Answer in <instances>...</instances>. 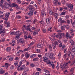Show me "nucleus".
Wrapping results in <instances>:
<instances>
[{
	"mask_svg": "<svg viewBox=\"0 0 75 75\" xmlns=\"http://www.w3.org/2000/svg\"><path fill=\"white\" fill-rule=\"evenodd\" d=\"M46 57L47 58H50V57H53V54L52 53H46L45 54Z\"/></svg>",
	"mask_w": 75,
	"mask_h": 75,
	"instance_id": "nucleus-1",
	"label": "nucleus"
},
{
	"mask_svg": "<svg viewBox=\"0 0 75 75\" xmlns=\"http://www.w3.org/2000/svg\"><path fill=\"white\" fill-rule=\"evenodd\" d=\"M17 42H20L21 43H25V41L24 39L23 38H21L19 40H17Z\"/></svg>",
	"mask_w": 75,
	"mask_h": 75,
	"instance_id": "nucleus-2",
	"label": "nucleus"
},
{
	"mask_svg": "<svg viewBox=\"0 0 75 75\" xmlns=\"http://www.w3.org/2000/svg\"><path fill=\"white\" fill-rule=\"evenodd\" d=\"M25 65H23L22 67H20V69L19 70V71H23V70H25V69H26L27 68L25 67Z\"/></svg>",
	"mask_w": 75,
	"mask_h": 75,
	"instance_id": "nucleus-3",
	"label": "nucleus"
},
{
	"mask_svg": "<svg viewBox=\"0 0 75 75\" xmlns=\"http://www.w3.org/2000/svg\"><path fill=\"white\" fill-rule=\"evenodd\" d=\"M29 70L28 68H26L24 70V71L23 72V74H24V75H27V72Z\"/></svg>",
	"mask_w": 75,
	"mask_h": 75,
	"instance_id": "nucleus-4",
	"label": "nucleus"
},
{
	"mask_svg": "<svg viewBox=\"0 0 75 75\" xmlns=\"http://www.w3.org/2000/svg\"><path fill=\"white\" fill-rule=\"evenodd\" d=\"M67 6L68 8H70L71 10L73 9V5L71 4H67Z\"/></svg>",
	"mask_w": 75,
	"mask_h": 75,
	"instance_id": "nucleus-5",
	"label": "nucleus"
},
{
	"mask_svg": "<svg viewBox=\"0 0 75 75\" xmlns=\"http://www.w3.org/2000/svg\"><path fill=\"white\" fill-rule=\"evenodd\" d=\"M51 18H46V23L47 24H50V23L51 22Z\"/></svg>",
	"mask_w": 75,
	"mask_h": 75,
	"instance_id": "nucleus-6",
	"label": "nucleus"
},
{
	"mask_svg": "<svg viewBox=\"0 0 75 75\" xmlns=\"http://www.w3.org/2000/svg\"><path fill=\"white\" fill-rule=\"evenodd\" d=\"M57 38H59V39H61L62 38V36L61 33H58L56 35Z\"/></svg>",
	"mask_w": 75,
	"mask_h": 75,
	"instance_id": "nucleus-7",
	"label": "nucleus"
},
{
	"mask_svg": "<svg viewBox=\"0 0 75 75\" xmlns=\"http://www.w3.org/2000/svg\"><path fill=\"white\" fill-rule=\"evenodd\" d=\"M30 25H28L27 26V27L28 28L26 29V31H28H28H30V32H33V31H32V30H31V29L30 28H29V27H30Z\"/></svg>",
	"mask_w": 75,
	"mask_h": 75,
	"instance_id": "nucleus-8",
	"label": "nucleus"
},
{
	"mask_svg": "<svg viewBox=\"0 0 75 75\" xmlns=\"http://www.w3.org/2000/svg\"><path fill=\"white\" fill-rule=\"evenodd\" d=\"M66 38H72V36H70V35H69V33H68L67 32L66 33Z\"/></svg>",
	"mask_w": 75,
	"mask_h": 75,
	"instance_id": "nucleus-9",
	"label": "nucleus"
},
{
	"mask_svg": "<svg viewBox=\"0 0 75 75\" xmlns=\"http://www.w3.org/2000/svg\"><path fill=\"white\" fill-rule=\"evenodd\" d=\"M33 35H36L38 34V31L37 30H34L33 33Z\"/></svg>",
	"mask_w": 75,
	"mask_h": 75,
	"instance_id": "nucleus-10",
	"label": "nucleus"
},
{
	"mask_svg": "<svg viewBox=\"0 0 75 75\" xmlns=\"http://www.w3.org/2000/svg\"><path fill=\"white\" fill-rule=\"evenodd\" d=\"M11 6H12L13 7H17V8L18 7V5L16 4L13 3L11 5Z\"/></svg>",
	"mask_w": 75,
	"mask_h": 75,
	"instance_id": "nucleus-11",
	"label": "nucleus"
},
{
	"mask_svg": "<svg viewBox=\"0 0 75 75\" xmlns=\"http://www.w3.org/2000/svg\"><path fill=\"white\" fill-rule=\"evenodd\" d=\"M33 14H34V12L33 11H31L29 12L28 15L29 16H32V15H33Z\"/></svg>",
	"mask_w": 75,
	"mask_h": 75,
	"instance_id": "nucleus-12",
	"label": "nucleus"
},
{
	"mask_svg": "<svg viewBox=\"0 0 75 75\" xmlns=\"http://www.w3.org/2000/svg\"><path fill=\"white\" fill-rule=\"evenodd\" d=\"M5 4V6H6V8L7 9H9V5H8V3L6 2Z\"/></svg>",
	"mask_w": 75,
	"mask_h": 75,
	"instance_id": "nucleus-13",
	"label": "nucleus"
},
{
	"mask_svg": "<svg viewBox=\"0 0 75 75\" xmlns=\"http://www.w3.org/2000/svg\"><path fill=\"white\" fill-rule=\"evenodd\" d=\"M43 61L44 62H47V61L48 60V59L47 58V57H43Z\"/></svg>",
	"mask_w": 75,
	"mask_h": 75,
	"instance_id": "nucleus-14",
	"label": "nucleus"
},
{
	"mask_svg": "<svg viewBox=\"0 0 75 75\" xmlns=\"http://www.w3.org/2000/svg\"><path fill=\"white\" fill-rule=\"evenodd\" d=\"M68 63H64V64L63 65V67H64L63 68H62V70H64V69H65L66 68L65 67V66H67V65H68Z\"/></svg>",
	"mask_w": 75,
	"mask_h": 75,
	"instance_id": "nucleus-15",
	"label": "nucleus"
},
{
	"mask_svg": "<svg viewBox=\"0 0 75 75\" xmlns=\"http://www.w3.org/2000/svg\"><path fill=\"white\" fill-rule=\"evenodd\" d=\"M57 41L58 42H59V47H61V46H62V42L61 41L59 40H58Z\"/></svg>",
	"mask_w": 75,
	"mask_h": 75,
	"instance_id": "nucleus-16",
	"label": "nucleus"
},
{
	"mask_svg": "<svg viewBox=\"0 0 75 75\" xmlns=\"http://www.w3.org/2000/svg\"><path fill=\"white\" fill-rule=\"evenodd\" d=\"M37 46L38 48H42L43 47L42 45H41L40 43L38 44Z\"/></svg>",
	"mask_w": 75,
	"mask_h": 75,
	"instance_id": "nucleus-17",
	"label": "nucleus"
},
{
	"mask_svg": "<svg viewBox=\"0 0 75 75\" xmlns=\"http://www.w3.org/2000/svg\"><path fill=\"white\" fill-rule=\"evenodd\" d=\"M5 24H7V25L6 26L7 27H10V23L7 22V21H5L4 22Z\"/></svg>",
	"mask_w": 75,
	"mask_h": 75,
	"instance_id": "nucleus-18",
	"label": "nucleus"
},
{
	"mask_svg": "<svg viewBox=\"0 0 75 75\" xmlns=\"http://www.w3.org/2000/svg\"><path fill=\"white\" fill-rule=\"evenodd\" d=\"M49 49L50 51H52V46L50 44L49 45Z\"/></svg>",
	"mask_w": 75,
	"mask_h": 75,
	"instance_id": "nucleus-19",
	"label": "nucleus"
},
{
	"mask_svg": "<svg viewBox=\"0 0 75 75\" xmlns=\"http://www.w3.org/2000/svg\"><path fill=\"white\" fill-rule=\"evenodd\" d=\"M41 14L42 16H44V15H45V11L43 10H42L41 11Z\"/></svg>",
	"mask_w": 75,
	"mask_h": 75,
	"instance_id": "nucleus-20",
	"label": "nucleus"
},
{
	"mask_svg": "<svg viewBox=\"0 0 75 75\" xmlns=\"http://www.w3.org/2000/svg\"><path fill=\"white\" fill-rule=\"evenodd\" d=\"M14 65L16 66V67H17L18 65V61H16L14 63Z\"/></svg>",
	"mask_w": 75,
	"mask_h": 75,
	"instance_id": "nucleus-21",
	"label": "nucleus"
},
{
	"mask_svg": "<svg viewBox=\"0 0 75 75\" xmlns=\"http://www.w3.org/2000/svg\"><path fill=\"white\" fill-rule=\"evenodd\" d=\"M53 44H54V45H55L57 46V45H58L59 44V42H58V41L57 42L56 41H55L54 42Z\"/></svg>",
	"mask_w": 75,
	"mask_h": 75,
	"instance_id": "nucleus-22",
	"label": "nucleus"
},
{
	"mask_svg": "<svg viewBox=\"0 0 75 75\" xmlns=\"http://www.w3.org/2000/svg\"><path fill=\"white\" fill-rule=\"evenodd\" d=\"M56 36H57V33H54L52 34V37H53V38H55V37H56Z\"/></svg>",
	"mask_w": 75,
	"mask_h": 75,
	"instance_id": "nucleus-23",
	"label": "nucleus"
},
{
	"mask_svg": "<svg viewBox=\"0 0 75 75\" xmlns=\"http://www.w3.org/2000/svg\"><path fill=\"white\" fill-rule=\"evenodd\" d=\"M38 60V58H35L33 59V61H37Z\"/></svg>",
	"mask_w": 75,
	"mask_h": 75,
	"instance_id": "nucleus-24",
	"label": "nucleus"
},
{
	"mask_svg": "<svg viewBox=\"0 0 75 75\" xmlns=\"http://www.w3.org/2000/svg\"><path fill=\"white\" fill-rule=\"evenodd\" d=\"M36 54H33L30 56V58H34V57H36Z\"/></svg>",
	"mask_w": 75,
	"mask_h": 75,
	"instance_id": "nucleus-25",
	"label": "nucleus"
},
{
	"mask_svg": "<svg viewBox=\"0 0 75 75\" xmlns=\"http://www.w3.org/2000/svg\"><path fill=\"white\" fill-rule=\"evenodd\" d=\"M56 6H57V4H58V5H61V3L59 2L58 1H57V3H55V4H54Z\"/></svg>",
	"mask_w": 75,
	"mask_h": 75,
	"instance_id": "nucleus-26",
	"label": "nucleus"
},
{
	"mask_svg": "<svg viewBox=\"0 0 75 75\" xmlns=\"http://www.w3.org/2000/svg\"><path fill=\"white\" fill-rule=\"evenodd\" d=\"M11 50V48L10 47H7L6 49V51H8V52L10 51Z\"/></svg>",
	"mask_w": 75,
	"mask_h": 75,
	"instance_id": "nucleus-27",
	"label": "nucleus"
},
{
	"mask_svg": "<svg viewBox=\"0 0 75 75\" xmlns=\"http://www.w3.org/2000/svg\"><path fill=\"white\" fill-rule=\"evenodd\" d=\"M25 57H26V58H28L29 57H30V54H26L25 55Z\"/></svg>",
	"mask_w": 75,
	"mask_h": 75,
	"instance_id": "nucleus-28",
	"label": "nucleus"
},
{
	"mask_svg": "<svg viewBox=\"0 0 75 75\" xmlns=\"http://www.w3.org/2000/svg\"><path fill=\"white\" fill-rule=\"evenodd\" d=\"M20 38V35L16 36L15 38L16 40H18Z\"/></svg>",
	"mask_w": 75,
	"mask_h": 75,
	"instance_id": "nucleus-29",
	"label": "nucleus"
},
{
	"mask_svg": "<svg viewBox=\"0 0 75 75\" xmlns=\"http://www.w3.org/2000/svg\"><path fill=\"white\" fill-rule=\"evenodd\" d=\"M16 18H18V19H20L21 18V16L19 15H18L16 17Z\"/></svg>",
	"mask_w": 75,
	"mask_h": 75,
	"instance_id": "nucleus-30",
	"label": "nucleus"
},
{
	"mask_svg": "<svg viewBox=\"0 0 75 75\" xmlns=\"http://www.w3.org/2000/svg\"><path fill=\"white\" fill-rule=\"evenodd\" d=\"M13 59H14V58L13 57H10L9 58V61H12L13 60Z\"/></svg>",
	"mask_w": 75,
	"mask_h": 75,
	"instance_id": "nucleus-31",
	"label": "nucleus"
},
{
	"mask_svg": "<svg viewBox=\"0 0 75 75\" xmlns=\"http://www.w3.org/2000/svg\"><path fill=\"white\" fill-rule=\"evenodd\" d=\"M29 48H30L29 47H28L27 48H25L23 51H28Z\"/></svg>",
	"mask_w": 75,
	"mask_h": 75,
	"instance_id": "nucleus-32",
	"label": "nucleus"
},
{
	"mask_svg": "<svg viewBox=\"0 0 75 75\" xmlns=\"http://www.w3.org/2000/svg\"><path fill=\"white\" fill-rule=\"evenodd\" d=\"M34 44V42H32L30 43V44L28 45L29 47H31L32 45H33Z\"/></svg>",
	"mask_w": 75,
	"mask_h": 75,
	"instance_id": "nucleus-33",
	"label": "nucleus"
},
{
	"mask_svg": "<svg viewBox=\"0 0 75 75\" xmlns=\"http://www.w3.org/2000/svg\"><path fill=\"white\" fill-rule=\"evenodd\" d=\"M61 29L62 31H64V30H65V28H64V26H62L61 27Z\"/></svg>",
	"mask_w": 75,
	"mask_h": 75,
	"instance_id": "nucleus-34",
	"label": "nucleus"
},
{
	"mask_svg": "<svg viewBox=\"0 0 75 75\" xmlns=\"http://www.w3.org/2000/svg\"><path fill=\"white\" fill-rule=\"evenodd\" d=\"M26 22H29L30 23H32L33 20H32V19H31L30 20H28L26 21Z\"/></svg>",
	"mask_w": 75,
	"mask_h": 75,
	"instance_id": "nucleus-35",
	"label": "nucleus"
},
{
	"mask_svg": "<svg viewBox=\"0 0 75 75\" xmlns=\"http://www.w3.org/2000/svg\"><path fill=\"white\" fill-rule=\"evenodd\" d=\"M14 35H19V32L17 31L15 33Z\"/></svg>",
	"mask_w": 75,
	"mask_h": 75,
	"instance_id": "nucleus-36",
	"label": "nucleus"
},
{
	"mask_svg": "<svg viewBox=\"0 0 75 75\" xmlns=\"http://www.w3.org/2000/svg\"><path fill=\"white\" fill-rule=\"evenodd\" d=\"M31 7H32L31 6L29 5L28 6V8H29V9H30L31 10H33V8H32Z\"/></svg>",
	"mask_w": 75,
	"mask_h": 75,
	"instance_id": "nucleus-37",
	"label": "nucleus"
},
{
	"mask_svg": "<svg viewBox=\"0 0 75 75\" xmlns=\"http://www.w3.org/2000/svg\"><path fill=\"white\" fill-rule=\"evenodd\" d=\"M50 67L52 66V68L53 69H54V67H55V65H54V64H52L50 65Z\"/></svg>",
	"mask_w": 75,
	"mask_h": 75,
	"instance_id": "nucleus-38",
	"label": "nucleus"
},
{
	"mask_svg": "<svg viewBox=\"0 0 75 75\" xmlns=\"http://www.w3.org/2000/svg\"><path fill=\"white\" fill-rule=\"evenodd\" d=\"M47 64H51V62H50V60H47Z\"/></svg>",
	"mask_w": 75,
	"mask_h": 75,
	"instance_id": "nucleus-39",
	"label": "nucleus"
},
{
	"mask_svg": "<svg viewBox=\"0 0 75 75\" xmlns=\"http://www.w3.org/2000/svg\"><path fill=\"white\" fill-rule=\"evenodd\" d=\"M52 46H53V49H55V48L56 47V45H54V43H53L52 44Z\"/></svg>",
	"mask_w": 75,
	"mask_h": 75,
	"instance_id": "nucleus-40",
	"label": "nucleus"
},
{
	"mask_svg": "<svg viewBox=\"0 0 75 75\" xmlns=\"http://www.w3.org/2000/svg\"><path fill=\"white\" fill-rule=\"evenodd\" d=\"M1 30V31H2V33H5V32L6 31V30L4 29L2 30V29Z\"/></svg>",
	"mask_w": 75,
	"mask_h": 75,
	"instance_id": "nucleus-41",
	"label": "nucleus"
},
{
	"mask_svg": "<svg viewBox=\"0 0 75 75\" xmlns=\"http://www.w3.org/2000/svg\"><path fill=\"white\" fill-rule=\"evenodd\" d=\"M70 33L71 34V33H73V32H74V30L72 29H70Z\"/></svg>",
	"mask_w": 75,
	"mask_h": 75,
	"instance_id": "nucleus-42",
	"label": "nucleus"
},
{
	"mask_svg": "<svg viewBox=\"0 0 75 75\" xmlns=\"http://www.w3.org/2000/svg\"><path fill=\"white\" fill-rule=\"evenodd\" d=\"M5 71H0V74H4Z\"/></svg>",
	"mask_w": 75,
	"mask_h": 75,
	"instance_id": "nucleus-43",
	"label": "nucleus"
},
{
	"mask_svg": "<svg viewBox=\"0 0 75 75\" xmlns=\"http://www.w3.org/2000/svg\"><path fill=\"white\" fill-rule=\"evenodd\" d=\"M30 66L31 67H34L35 66V65H34V64L33 63H32L30 64Z\"/></svg>",
	"mask_w": 75,
	"mask_h": 75,
	"instance_id": "nucleus-44",
	"label": "nucleus"
},
{
	"mask_svg": "<svg viewBox=\"0 0 75 75\" xmlns=\"http://www.w3.org/2000/svg\"><path fill=\"white\" fill-rule=\"evenodd\" d=\"M9 15H8V14L7 13H6L5 15V17H7L8 18H9Z\"/></svg>",
	"mask_w": 75,
	"mask_h": 75,
	"instance_id": "nucleus-45",
	"label": "nucleus"
},
{
	"mask_svg": "<svg viewBox=\"0 0 75 75\" xmlns=\"http://www.w3.org/2000/svg\"><path fill=\"white\" fill-rule=\"evenodd\" d=\"M54 17L56 18H57V17H58V14L57 13H55V14H54Z\"/></svg>",
	"mask_w": 75,
	"mask_h": 75,
	"instance_id": "nucleus-46",
	"label": "nucleus"
},
{
	"mask_svg": "<svg viewBox=\"0 0 75 75\" xmlns=\"http://www.w3.org/2000/svg\"><path fill=\"white\" fill-rule=\"evenodd\" d=\"M50 59H52L53 60H55V58L54 57H50Z\"/></svg>",
	"mask_w": 75,
	"mask_h": 75,
	"instance_id": "nucleus-47",
	"label": "nucleus"
},
{
	"mask_svg": "<svg viewBox=\"0 0 75 75\" xmlns=\"http://www.w3.org/2000/svg\"><path fill=\"white\" fill-rule=\"evenodd\" d=\"M49 13L50 14H52V11L51 9H50L49 11Z\"/></svg>",
	"mask_w": 75,
	"mask_h": 75,
	"instance_id": "nucleus-48",
	"label": "nucleus"
},
{
	"mask_svg": "<svg viewBox=\"0 0 75 75\" xmlns=\"http://www.w3.org/2000/svg\"><path fill=\"white\" fill-rule=\"evenodd\" d=\"M60 34H61V36L62 35L63 37H65V33H61Z\"/></svg>",
	"mask_w": 75,
	"mask_h": 75,
	"instance_id": "nucleus-49",
	"label": "nucleus"
},
{
	"mask_svg": "<svg viewBox=\"0 0 75 75\" xmlns=\"http://www.w3.org/2000/svg\"><path fill=\"white\" fill-rule=\"evenodd\" d=\"M63 8L62 7H60L59 8V11H62L63 10Z\"/></svg>",
	"mask_w": 75,
	"mask_h": 75,
	"instance_id": "nucleus-50",
	"label": "nucleus"
},
{
	"mask_svg": "<svg viewBox=\"0 0 75 75\" xmlns=\"http://www.w3.org/2000/svg\"><path fill=\"white\" fill-rule=\"evenodd\" d=\"M42 31L43 33H46L47 30H46V29H43L42 30Z\"/></svg>",
	"mask_w": 75,
	"mask_h": 75,
	"instance_id": "nucleus-51",
	"label": "nucleus"
},
{
	"mask_svg": "<svg viewBox=\"0 0 75 75\" xmlns=\"http://www.w3.org/2000/svg\"><path fill=\"white\" fill-rule=\"evenodd\" d=\"M10 68L11 69H13L14 68V66L13 65L11 66L10 67Z\"/></svg>",
	"mask_w": 75,
	"mask_h": 75,
	"instance_id": "nucleus-52",
	"label": "nucleus"
},
{
	"mask_svg": "<svg viewBox=\"0 0 75 75\" xmlns=\"http://www.w3.org/2000/svg\"><path fill=\"white\" fill-rule=\"evenodd\" d=\"M61 23H67V22L66 21H64L63 20H62L61 22H60Z\"/></svg>",
	"mask_w": 75,
	"mask_h": 75,
	"instance_id": "nucleus-53",
	"label": "nucleus"
},
{
	"mask_svg": "<svg viewBox=\"0 0 75 75\" xmlns=\"http://www.w3.org/2000/svg\"><path fill=\"white\" fill-rule=\"evenodd\" d=\"M23 33L24 34H26V35H27L28 34V32L26 31H24L23 32Z\"/></svg>",
	"mask_w": 75,
	"mask_h": 75,
	"instance_id": "nucleus-54",
	"label": "nucleus"
},
{
	"mask_svg": "<svg viewBox=\"0 0 75 75\" xmlns=\"http://www.w3.org/2000/svg\"><path fill=\"white\" fill-rule=\"evenodd\" d=\"M37 19H35L34 20V21H33V23L34 24L36 22H37Z\"/></svg>",
	"mask_w": 75,
	"mask_h": 75,
	"instance_id": "nucleus-55",
	"label": "nucleus"
},
{
	"mask_svg": "<svg viewBox=\"0 0 75 75\" xmlns=\"http://www.w3.org/2000/svg\"><path fill=\"white\" fill-rule=\"evenodd\" d=\"M4 41H5V39H4V38H2V40H1V42H4Z\"/></svg>",
	"mask_w": 75,
	"mask_h": 75,
	"instance_id": "nucleus-56",
	"label": "nucleus"
},
{
	"mask_svg": "<svg viewBox=\"0 0 75 75\" xmlns=\"http://www.w3.org/2000/svg\"><path fill=\"white\" fill-rule=\"evenodd\" d=\"M70 54L72 56H74L75 55V53L73 52H71Z\"/></svg>",
	"mask_w": 75,
	"mask_h": 75,
	"instance_id": "nucleus-57",
	"label": "nucleus"
},
{
	"mask_svg": "<svg viewBox=\"0 0 75 75\" xmlns=\"http://www.w3.org/2000/svg\"><path fill=\"white\" fill-rule=\"evenodd\" d=\"M28 38H30V39H32L33 38V37L31 36V35H30L29 36H28Z\"/></svg>",
	"mask_w": 75,
	"mask_h": 75,
	"instance_id": "nucleus-58",
	"label": "nucleus"
},
{
	"mask_svg": "<svg viewBox=\"0 0 75 75\" xmlns=\"http://www.w3.org/2000/svg\"><path fill=\"white\" fill-rule=\"evenodd\" d=\"M37 71H40L41 70V69H40V68H38L36 69Z\"/></svg>",
	"mask_w": 75,
	"mask_h": 75,
	"instance_id": "nucleus-59",
	"label": "nucleus"
},
{
	"mask_svg": "<svg viewBox=\"0 0 75 75\" xmlns=\"http://www.w3.org/2000/svg\"><path fill=\"white\" fill-rule=\"evenodd\" d=\"M56 31L58 33H62V30H57Z\"/></svg>",
	"mask_w": 75,
	"mask_h": 75,
	"instance_id": "nucleus-60",
	"label": "nucleus"
},
{
	"mask_svg": "<svg viewBox=\"0 0 75 75\" xmlns=\"http://www.w3.org/2000/svg\"><path fill=\"white\" fill-rule=\"evenodd\" d=\"M36 51L38 52H40V51H41V50L40 49H38L36 50Z\"/></svg>",
	"mask_w": 75,
	"mask_h": 75,
	"instance_id": "nucleus-61",
	"label": "nucleus"
},
{
	"mask_svg": "<svg viewBox=\"0 0 75 75\" xmlns=\"http://www.w3.org/2000/svg\"><path fill=\"white\" fill-rule=\"evenodd\" d=\"M8 18L6 17L4 19V20H5V21H7V20H8Z\"/></svg>",
	"mask_w": 75,
	"mask_h": 75,
	"instance_id": "nucleus-62",
	"label": "nucleus"
},
{
	"mask_svg": "<svg viewBox=\"0 0 75 75\" xmlns=\"http://www.w3.org/2000/svg\"><path fill=\"white\" fill-rule=\"evenodd\" d=\"M35 29H36L35 27H33L31 28V29L32 30H35Z\"/></svg>",
	"mask_w": 75,
	"mask_h": 75,
	"instance_id": "nucleus-63",
	"label": "nucleus"
},
{
	"mask_svg": "<svg viewBox=\"0 0 75 75\" xmlns=\"http://www.w3.org/2000/svg\"><path fill=\"white\" fill-rule=\"evenodd\" d=\"M72 52H75V49L74 48H73L72 50Z\"/></svg>",
	"mask_w": 75,
	"mask_h": 75,
	"instance_id": "nucleus-64",
	"label": "nucleus"
}]
</instances>
